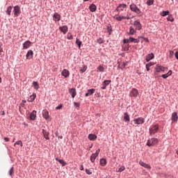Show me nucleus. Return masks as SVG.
<instances>
[{"label":"nucleus","mask_w":178,"mask_h":178,"mask_svg":"<svg viewBox=\"0 0 178 178\" xmlns=\"http://www.w3.org/2000/svg\"><path fill=\"white\" fill-rule=\"evenodd\" d=\"M36 97H37V95H35V93H33L32 95L30 96L28 101L29 102H33L34 101V99H35Z\"/></svg>","instance_id":"obj_31"},{"label":"nucleus","mask_w":178,"mask_h":178,"mask_svg":"<svg viewBox=\"0 0 178 178\" xmlns=\"http://www.w3.org/2000/svg\"><path fill=\"white\" fill-rule=\"evenodd\" d=\"M31 44H33L30 40H26L23 43V48L24 49H28L31 47Z\"/></svg>","instance_id":"obj_10"},{"label":"nucleus","mask_w":178,"mask_h":178,"mask_svg":"<svg viewBox=\"0 0 178 178\" xmlns=\"http://www.w3.org/2000/svg\"><path fill=\"white\" fill-rule=\"evenodd\" d=\"M74 106H75V108H80V103L74 102Z\"/></svg>","instance_id":"obj_50"},{"label":"nucleus","mask_w":178,"mask_h":178,"mask_svg":"<svg viewBox=\"0 0 178 178\" xmlns=\"http://www.w3.org/2000/svg\"><path fill=\"white\" fill-rule=\"evenodd\" d=\"M96 42H97V44H104V42H105V40L102 39V38H99L97 40Z\"/></svg>","instance_id":"obj_41"},{"label":"nucleus","mask_w":178,"mask_h":178,"mask_svg":"<svg viewBox=\"0 0 178 178\" xmlns=\"http://www.w3.org/2000/svg\"><path fill=\"white\" fill-rule=\"evenodd\" d=\"M129 9L131 10V12H134L135 13H136V15H140V13H141V10H140V8H138V7H137V5H136L135 3H131L129 6Z\"/></svg>","instance_id":"obj_3"},{"label":"nucleus","mask_w":178,"mask_h":178,"mask_svg":"<svg viewBox=\"0 0 178 178\" xmlns=\"http://www.w3.org/2000/svg\"><path fill=\"white\" fill-rule=\"evenodd\" d=\"M136 30L134 29V28H133V26H130L129 27V32H127V35H134V33H136Z\"/></svg>","instance_id":"obj_26"},{"label":"nucleus","mask_w":178,"mask_h":178,"mask_svg":"<svg viewBox=\"0 0 178 178\" xmlns=\"http://www.w3.org/2000/svg\"><path fill=\"white\" fill-rule=\"evenodd\" d=\"M112 83L111 80H104L102 83V86L101 87V90H106V87L109 86Z\"/></svg>","instance_id":"obj_7"},{"label":"nucleus","mask_w":178,"mask_h":178,"mask_svg":"<svg viewBox=\"0 0 178 178\" xmlns=\"http://www.w3.org/2000/svg\"><path fill=\"white\" fill-rule=\"evenodd\" d=\"M99 165L102 166H106V159H101L99 161Z\"/></svg>","instance_id":"obj_32"},{"label":"nucleus","mask_w":178,"mask_h":178,"mask_svg":"<svg viewBox=\"0 0 178 178\" xmlns=\"http://www.w3.org/2000/svg\"><path fill=\"white\" fill-rule=\"evenodd\" d=\"M122 42L124 44H129V42H130V39H123Z\"/></svg>","instance_id":"obj_51"},{"label":"nucleus","mask_w":178,"mask_h":178,"mask_svg":"<svg viewBox=\"0 0 178 178\" xmlns=\"http://www.w3.org/2000/svg\"><path fill=\"white\" fill-rule=\"evenodd\" d=\"M129 61H127L125 63H123L122 65L121 66L120 69H122V70H123V69H124L126 67V65H128Z\"/></svg>","instance_id":"obj_48"},{"label":"nucleus","mask_w":178,"mask_h":178,"mask_svg":"<svg viewBox=\"0 0 178 178\" xmlns=\"http://www.w3.org/2000/svg\"><path fill=\"white\" fill-rule=\"evenodd\" d=\"M89 10L90 12H95V10H97V6H95L94 3L90 4L89 6Z\"/></svg>","instance_id":"obj_28"},{"label":"nucleus","mask_w":178,"mask_h":178,"mask_svg":"<svg viewBox=\"0 0 178 178\" xmlns=\"http://www.w3.org/2000/svg\"><path fill=\"white\" fill-rule=\"evenodd\" d=\"M175 58L178 60V51L175 52Z\"/></svg>","instance_id":"obj_62"},{"label":"nucleus","mask_w":178,"mask_h":178,"mask_svg":"<svg viewBox=\"0 0 178 178\" xmlns=\"http://www.w3.org/2000/svg\"><path fill=\"white\" fill-rule=\"evenodd\" d=\"M161 67H162V65H159V64H157L156 65V67L154 68L155 69V71L156 73H161Z\"/></svg>","instance_id":"obj_30"},{"label":"nucleus","mask_w":178,"mask_h":178,"mask_svg":"<svg viewBox=\"0 0 178 178\" xmlns=\"http://www.w3.org/2000/svg\"><path fill=\"white\" fill-rule=\"evenodd\" d=\"M146 65H148V66H149V67H151V66H154V65H155V63H154V62H149V63H148L146 64Z\"/></svg>","instance_id":"obj_54"},{"label":"nucleus","mask_w":178,"mask_h":178,"mask_svg":"<svg viewBox=\"0 0 178 178\" xmlns=\"http://www.w3.org/2000/svg\"><path fill=\"white\" fill-rule=\"evenodd\" d=\"M124 121L126 123H130V115H129V113L127 112L124 113Z\"/></svg>","instance_id":"obj_13"},{"label":"nucleus","mask_w":178,"mask_h":178,"mask_svg":"<svg viewBox=\"0 0 178 178\" xmlns=\"http://www.w3.org/2000/svg\"><path fill=\"white\" fill-rule=\"evenodd\" d=\"M130 49V44H125L124 47H123L124 51H129Z\"/></svg>","instance_id":"obj_45"},{"label":"nucleus","mask_w":178,"mask_h":178,"mask_svg":"<svg viewBox=\"0 0 178 178\" xmlns=\"http://www.w3.org/2000/svg\"><path fill=\"white\" fill-rule=\"evenodd\" d=\"M106 29L108 30V33L109 34V35H111V33H112V26H111V24H109L108 26H106Z\"/></svg>","instance_id":"obj_40"},{"label":"nucleus","mask_w":178,"mask_h":178,"mask_svg":"<svg viewBox=\"0 0 178 178\" xmlns=\"http://www.w3.org/2000/svg\"><path fill=\"white\" fill-rule=\"evenodd\" d=\"M146 70L147 72H149V67L147 64H146Z\"/></svg>","instance_id":"obj_59"},{"label":"nucleus","mask_w":178,"mask_h":178,"mask_svg":"<svg viewBox=\"0 0 178 178\" xmlns=\"http://www.w3.org/2000/svg\"><path fill=\"white\" fill-rule=\"evenodd\" d=\"M12 9H13V6H9L8 7H7L6 13V15H8V16H10V13H12Z\"/></svg>","instance_id":"obj_27"},{"label":"nucleus","mask_w":178,"mask_h":178,"mask_svg":"<svg viewBox=\"0 0 178 178\" xmlns=\"http://www.w3.org/2000/svg\"><path fill=\"white\" fill-rule=\"evenodd\" d=\"M105 70V68H104V66L102 65H99L97 67V72H104Z\"/></svg>","instance_id":"obj_38"},{"label":"nucleus","mask_w":178,"mask_h":178,"mask_svg":"<svg viewBox=\"0 0 178 178\" xmlns=\"http://www.w3.org/2000/svg\"><path fill=\"white\" fill-rule=\"evenodd\" d=\"M0 115H1L2 116H5V111H1Z\"/></svg>","instance_id":"obj_61"},{"label":"nucleus","mask_w":178,"mask_h":178,"mask_svg":"<svg viewBox=\"0 0 178 178\" xmlns=\"http://www.w3.org/2000/svg\"><path fill=\"white\" fill-rule=\"evenodd\" d=\"M69 93L72 96V98H74V97L77 95V92H76V90L74 88L69 89Z\"/></svg>","instance_id":"obj_20"},{"label":"nucleus","mask_w":178,"mask_h":178,"mask_svg":"<svg viewBox=\"0 0 178 178\" xmlns=\"http://www.w3.org/2000/svg\"><path fill=\"white\" fill-rule=\"evenodd\" d=\"M33 86L35 90H38V88H40V85H38V82H37V81H33Z\"/></svg>","instance_id":"obj_34"},{"label":"nucleus","mask_w":178,"mask_h":178,"mask_svg":"<svg viewBox=\"0 0 178 178\" xmlns=\"http://www.w3.org/2000/svg\"><path fill=\"white\" fill-rule=\"evenodd\" d=\"M70 74V72H69V70L64 69L62 72H61V75L63 77L67 78V76Z\"/></svg>","instance_id":"obj_23"},{"label":"nucleus","mask_w":178,"mask_h":178,"mask_svg":"<svg viewBox=\"0 0 178 178\" xmlns=\"http://www.w3.org/2000/svg\"><path fill=\"white\" fill-rule=\"evenodd\" d=\"M161 72H165V67L163 65H161Z\"/></svg>","instance_id":"obj_63"},{"label":"nucleus","mask_w":178,"mask_h":178,"mask_svg":"<svg viewBox=\"0 0 178 178\" xmlns=\"http://www.w3.org/2000/svg\"><path fill=\"white\" fill-rule=\"evenodd\" d=\"M134 26H135L136 30H138L139 31L140 30H141V29H143V25H141V23H140V21H138V20L134 21Z\"/></svg>","instance_id":"obj_9"},{"label":"nucleus","mask_w":178,"mask_h":178,"mask_svg":"<svg viewBox=\"0 0 178 178\" xmlns=\"http://www.w3.org/2000/svg\"><path fill=\"white\" fill-rule=\"evenodd\" d=\"M42 116L46 120H48L49 119V112H48L47 110H43Z\"/></svg>","instance_id":"obj_21"},{"label":"nucleus","mask_w":178,"mask_h":178,"mask_svg":"<svg viewBox=\"0 0 178 178\" xmlns=\"http://www.w3.org/2000/svg\"><path fill=\"white\" fill-rule=\"evenodd\" d=\"M169 13H170L169 10L163 11L161 13V16H162L163 17H165V16L169 15Z\"/></svg>","instance_id":"obj_36"},{"label":"nucleus","mask_w":178,"mask_h":178,"mask_svg":"<svg viewBox=\"0 0 178 178\" xmlns=\"http://www.w3.org/2000/svg\"><path fill=\"white\" fill-rule=\"evenodd\" d=\"M168 22H175V18L173 17V15H170L167 17Z\"/></svg>","instance_id":"obj_39"},{"label":"nucleus","mask_w":178,"mask_h":178,"mask_svg":"<svg viewBox=\"0 0 178 178\" xmlns=\"http://www.w3.org/2000/svg\"><path fill=\"white\" fill-rule=\"evenodd\" d=\"M143 40L145 42H149V40L148 39V38H143Z\"/></svg>","instance_id":"obj_58"},{"label":"nucleus","mask_w":178,"mask_h":178,"mask_svg":"<svg viewBox=\"0 0 178 178\" xmlns=\"http://www.w3.org/2000/svg\"><path fill=\"white\" fill-rule=\"evenodd\" d=\"M124 169H126V168H124V165H122L121 167H120L118 169L116 170V172H118L119 173H122V172H123V170H124Z\"/></svg>","instance_id":"obj_37"},{"label":"nucleus","mask_w":178,"mask_h":178,"mask_svg":"<svg viewBox=\"0 0 178 178\" xmlns=\"http://www.w3.org/2000/svg\"><path fill=\"white\" fill-rule=\"evenodd\" d=\"M15 173V171H14V168L13 167H12L9 171H8V175L9 176H13V175Z\"/></svg>","instance_id":"obj_42"},{"label":"nucleus","mask_w":178,"mask_h":178,"mask_svg":"<svg viewBox=\"0 0 178 178\" xmlns=\"http://www.w3.org/2000/svg\"><path fill=\"white\" fill-rule=\"evenodd\" d=\"M75 44H76V45H78L79 48H81V44H83V42L79 40V38H76V42Z\"/></svg>","instance_id":"obj_35"},{"label":"nucleus","mask_w":178,"mask_h":178,"mask_svg":"<svg viewBox=\"0 0 178 178\" xmlns=\"http://www.w3.org/2000/svg\"><path fill=\"white\" fill-rule=\"evenodd\" d=\"M35 118H37V111H35V110H33L29 115V119L31 120H35Z\"/></svg>","instance_id":"obj_11"},{"label":"nucleus","mask_w":178,"mask_h":178,"mask_svg":"<svg viewBox=\"0 0 178 178\" xmlns=\"http://www.w3.org/2000/svg\"><path fill=\"white\" fill-rule=\"evenodd\" d=\"M97 135L94 134H90L88 136V140L90 141H95L97 140Z\"/></svg>","instance_id":"obj_22"},{"label":"nucleus","mask_w":178,"mask_h":178,"mask_svg":"<svg viewBox=\"0 0 178 178\" xmlns=\"http://www.w3.org/2000/svg\"><path fill=\"white\" fill-rule=\"evenodd\" d=\"M59 30L61 31V33H63V34H66V33H67L69 30V28L67 27V26L64 25L63 26H60Z\"/></svg>","instance_id":"obj_12"},{"label":"nucleus","mask_w":178,"mask_h":178,"mask_svg":"<svg viewBox=\"0 0 178 178\" xmlns=\"http://www.w3.org/2000/svg\"><path fill=\"white\" fill-rule=\"evenodd\" d=\"M4 140H5V141H6V143H8L10 139H9V138H8V137H5V138H4Z\"/></svg>","instance_id":"obj_60"},{"label":"nucleus","mask_w":178,"mask_h":178,"mask_svg":"<svg viewBox=\"0 0 178 178\" xmlns=\"http://www.w3.org/2000/svg\"><path fill=\"white\" fill-rule=\"evenodd\" d=\"M86 173H87V175H92V172L88 169H86Z\"/></svg>","instance_id":"obj_53"},{"label":"nucleus","mask_w":178,"mask_h":178,"mask_svg":"<svg viewBox=\"0 0 178 178\" xmlns=\"http://www.w3.org/2000/svg\"><path fill=\"white\" fill-rule=\"evenodd\" d=\"M42 134L44 136V137L47 139V140H49V132L47 131V130L45 129H42Z\"/></svg>","instance_id":"obj_24"},{"label":"nucleus","mask_w":178,"mask_h":178,"mask_svg":"<svg viewBox=\"0 0 178 178\" xmlns=\"http://www.w3.org/2000/svg\"><path fill=\"white\" fill-rule=\"evenodd\" d=\"M129 97L131 98H137V97H138V90L136 88H133L129 92Z\"/></svg>","instance_id":"obj_4"},{"label":"nucleus","mask_w":178,"mask_h":178,"mask_svg":"<svg viewBox=\"0 0 178 178\" xmlns=\"http://www.w3.org/2000/svg\"><path fill=\"white\" fill-rule=\"evenodd\" d=\"M15 145H20L21 147H23V142H22V140H17L15 142Z\"/></svg>","instance_id":"obj_44"},{"label":"nucleus","mask_w":178,"mask_h":178,"mask_svg":"<svg viewBox=\"0 0 178 178\" xmlns=\"http://www.w3.org/2000/svg\"><path fill=\"white\" fill-rule=\"evenodd\" d=\"M159 143V140L156 138H152L151 139H149L146 143V145L147 147H154V145H156Z\"/></svg>","instance_id":"obj_2"},{"label":"nucleus","mask_w":178,"mask_h":178,"mask_svg":"<svg viewBox=\"0 0 178 178\" xmlns=\"http://www.w3.org/2000/svg\"><path fill=\"white\" fill-rule=\"evenodd\" d=\"M53 18L54 22H59L60 20V15H59L58 13H55L53 15Z\"/></svg>","instance_id":"obj_19"},{"label":"nucleus","mask_w":178,"mask_h":178,"mask_svg":"<svg viewBox=\"0 0 178 178\" xmlns=\"http://www.w3.org/2000/svg\"><path fill=\"white\" fill-rule=\"evenodd\" d=\"M172 70H169L168 72L167 73V75L169 76H172Z\"/></svg>","instance_id":"obj_57"},{"label":"nucleus","mask_w":178,"mask_h":178,"mask_svg":"<svg viewBox=\"0 0 178 178\" xmlns=\"http://www.w3.org/2000/svg\"><path fill=\"white\" fill-rule=\"evenodd\" d=\"M33 55H34L33 50H29L26 55V59H33Z\"/></svg>","instance_id":"obj_16"},{"label":"nucleus","mask_w":178,"mask_h":178,"mask_svg":"<svg viewBox=\"0 0 178 178\" xmlns=\"http://www.w3.org/2000/svg\"><path fill=\"white\" fill-rule=\"evenodd\" d=\"M120 17H121V20L126 19V17H124L123 15H120Z\"/></svg>","instance_id":"obj_64"},{"label":"nucleus","mask_w":178,"mask_h":178,"mask_svg":"<svg viewBox=\"0 0 178 178\" xmlns=\"http://www.w3.org/2000/svg\"><path fill=\"white\" fill-rule=\"evenodd\" d=\"M118 6L122 11L127 8V5L126 3H120Z\"/></svg>","instance_id":"obj_33"},{"label":"nucleus","mask_w":178,"mask_h":178,"mask_svg":"<svg viewBox=\"0 0 178 178\" xmlns=\"http://www.w3.org/2000/svg\"><path fill=\"white\" fill-rule=\"evenodd\" d=\"M87 70V65H83V67L80 70L81 73H84Z\"/></svg>","instance_id":"obj_46"},{"label":"nucleus","mask_w":178,"mask_h":178,"mask_svg":"<svg viewBox=\"0 0 178 178\" xmlns=\"http://www.w3.org/2000/svg\"><path fill=\"white\" fill-rule=\"evenodd\" d=\"M67 40H73V35L72 33H68L67 36Z\"/></svg>","instance_id":"obj_47"},{"label":"nucleus","mask_w":178,"mask_h":178,"mask_svg":"<svg viewBox=\"0 0 178 178\" xmlns=\"http://www.w3.org/2000/svg\"><path fill=\"white\" fill-rule=\"evenodd\" d=\"M63 107V104H59L58 106L56 107V110L59 111V109H62Z\"/></svg>","instance_id":"obj_52"},{"label":"nucleus","mask_w":178,"mask_h":178,"mask_svg":"<svg viewBox=\"0 0 178 178\" xmlns=\"http://www.w3.org/2000/svg\"><path fill=\"white\" fill-rule=\"evenodd\" d=\"M14 17H19L20 15V13H22V10H20V6H14Z\"/></svg>","instance_id":"obj_6"},{"label":"nucleus","mask_w":178,"mask_h":178,"mask_svg":"<svg viewBox=\"0 0 178 178\" xmlns=\"http://www.w3.org/2000/svg\"><path fill=\"white\" fill-rule=\"evenodd\" d=\"M55 159H56V161H57V162H59V163H60V165L62 166H66V165H67V163L65 161H63L62 159H59L58 157H56Z\"/></svg>","instance_id":"obj_25"},{"label":"nucleus","mask_w":178,"mask_h":178,"mask_svg":"<svg viewBox=\"0 0 178 178\" xmlns=\"http://www.w3.org/2000/svg\"><path fill=\"white\" fill-rule=\"evenodd\" d=\"M171 120L172 122H177L178 120V116L177 112H173L171 116Z\"/></svg>","instance_id":"obj_18"},{"label":"nucleus","mask_w":178,"mask_h":178,"mask_svg":"<svg viewBox=\"0 0 178 178\" xmlns=\"http://www.w3.org/2000/svg\"><path fill=\"white\" fill-rule=\"evenodd\" d=\"M120 7H119V6L116 8V9L115 10V12H120Z\"/></svg>","instance_id":"obj_56"},{"label":"nucleus","mask_w":178,"mask_h":178,"mask_svg":"<svg viewBox=\"0 0 178 178\" xmlns=\"http://www.w3.org/2000/svg\"><path fill=\"white\" fill-rule=\"evenodd\" d=\"M135 122V124H143L144 122H145V119L144 118H138L134 120Z\"/></svg>","instance_id":"obj_8"},{"label":"nucleus","mask_w":178,"mask_h":178,"mask_svg":"<svg viewBox=\"0 0 178 178\" xmlns=\"http://www.w3.org/2000/svg\"><path fill=\"white\" fill-rule=\"evenodd\" d=\"M95 92V89L92 88L87 90V92L85 94V97H90Z\"/></svg>","instance_id":"obj_15"},{"label":"nucleus","mask_w":178,"mask_h":178,"mask_svg":"<svg viewBox=\"0 0 178 178\" xmlns=\"http://www.w3.org/2000/svg\"><path fill=\"white\" fill-rule=\"evenodd\" d=\"M99 152H101V149H98L97 150H96L95 153L92 154V155L90 156V161L92 163L95 162V159H97V157L98 156V155H99Z\"/></svg>","instance_id":"obj_5"},{"label":"nucleus","mask_w":178,"mask_h":178,"mask_svg":"<svg viewBox=\"0 0 178 178\" xmlns=\"http://www.w3.org/2000/svg\"><path fill=\"white\" fill-rule=\"evenodd\" d=\"M155 58V55L154 53L149 54L146 56V62H149V60H152Z\"/></svg>","instance_id":"obj_14"},{"label":"nucleus","mask_w":178,"mask_h":178,"mask_svg":"<svg viewBox=\"0 0 178 178\" xmlns=\"http://www.w3.org/2000/svg\"><path fill=\"white\" fill-rule=\"evenodd\" d=\"M161 77H163V79H168L169 76L168 75V74H164L161 75Z\"/></svg>","instance_id":"obj_55"},{"label":"nucleus","mask_w":178,"mask_h":178,"mask_svg":"<svg viewBox=\"0 0 178 178\" xmlns=\"http://www.w3.org/2000/svg\"><path fill=\"white\" fill-rule=\"evenodd\" d=\"M139 165L143 168H145V169H151V165H149V164H147L141 160L139 161Z\"/></svg>","instance_id":"obj_17"},{"label":"nucleus","mask_w":178,"mask_h":178,"mask_svg":"<svg viewBox=\"0 0 178 178\" xmlns=\"http://www.w3.org/2000/svg\"><path fill=\"white\" fill-rule=\"evenodd\" d=\"M146 3L148 6H151V5H154V0H147Z\"/></svg>","instance_id":"obj_43"},{"label":"nucleus","mask_w":178,"mask_h":178,"mask_svg":"<svg viewBox=\"0 0 178 178\" xmlns=\"http://www.w3.org/2000/svg\"><path fill=\"white\" fill-rule=\"evenodd\" d=\"M129 42H134V44H138V42H140V40L133 37H129Z\"/></svg>","instance_id":"obj_29"},{"label":"nucleus","mask_w":178,"mask_h":178,"mask_svg":"<svg viewBox=\"0 0 178 178\" xmlns=\"http://www.w3.org/2000/svg\"><path fill=\"white\" fill-rule=\"evenodd\" d=\"M158 131H159V124H154V125H152L149 127V133L150 134V136H154L155 134H156V133H158Z\"/></svg>","instance_id":"obj_1"},{"label":"nucleus","mask_w":178,"mask_h":178,"mask_svg":"<svg viewBox=\"0 0 178 178\" xmlns=\"http://www.w3.org/2000/svg\"><path fill=\"white\" fill-rule=\"evenodd\" d=\"M113 19H115L118 22H122V18H121L120 15L118 16V17H116V15H115V16L113 17Z\"/></svg>","instance_id":"obj_49"}]
</instances>
